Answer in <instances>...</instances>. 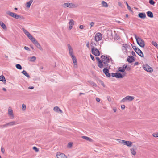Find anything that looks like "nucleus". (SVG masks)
<instances>
[{
	"instance_id": "obj_52",
	"label": "nucleus",
	"mask_w": 158,
	"mask_h": 158,
	"mask_svg": "<svg viewBox=\"0 0 158 158\" xmlns=\"http://www.w3.org/2000/svg\"><path fill=\"white\" fill-rule=\"evenodd\" d=\"M72 145V143L71 142H70L68 143V146L69 147H71Z\"/></svg>"
},
{
	"instance_id": "obj_44",
	"label": "nucleus",
	"mask_w": 158,
	"mask_h": 158,
	"mask_svg": "<svg viewBox=\"0 0 158 158\" xmlns=\"http://www.w3.org/2000/svg\"><path fill=\"white\" fill-rule=\"evenodd\" d=\"M117 73H111V76L113 77H115L116 78Z\"/></svg>"
},
{
	"instance_id": "obj_62",
	"label": "nucleus",
	"mask_w": 158,
	"mask_h": 158,
	"mask_svg": "<svg viewBox=\"0 0 158 158\" xmlns=\"http://www.w3.org/2000/svg\"><path fill=\"white\" fill-rule=\"evenodd\" d=\"M2 90L5 91H6V89L5 88H2Z\"/></svg>"
},
{
	"instance_id": "obj_2",
	"label": "nucleus",
	"mask_w": 158,
	"mask_h": 158,
	"mask_svg": "<svg viewBox=\"0 0 158 158\" xmlns=\"http://www.w3.org/2000/svg\"><path fill=\"white\" fill-rule=\"evenodd\" d=\"M101 59L103 64H104V67L110 68V65L108 64L110 61V59L109 57L105 56H101Z\"/></svg>"
},
{
	"instance_id": "obj_22",
	"label": "nucleus",
	"mask_w": 158,
	"mask_h": 158,
	"mask_svg": "<svg viewBox=\"0 0 158 158\" xmlns=\"http://www.w3.org/2000/svg\"><path fill=\"white\" fill-rule=\"evenodd\" d=\"M36 58L35 56H33L31 57H28V60L31 62H34L36 60Z\"/></svg>"
},
{
	"instance_id": "obj_55",
	"label": "nucleus",
	"mask_w": 158,
	"mask_h": 158,
	"mask_svg": "<svg viewBox=\"0 0 158 158\" xmlns=\"http://www.w3.org/2000/svg\"><path fill=\"white\" fill-rule=\"evenodd\" d=\"M125 106L124 105H122L121 106V108L122 109H124L125 108Z\"/></svg>"
},
{
	"instance_id": "obj_35",
	"label": "nucleus",
	"mask_w": 158,
	"mask_h": 158,
	"mask_svg": "<svg viewBox=\"0 0 158 158\" xmlns=\"http://www.w3.org/2000/svg\"><path fill=\"white\" fill-rule=\"evenodd\" d=\"M102 4L103 7H107L108 6L107 3L104 1L102 2Z\"/></svg>"
},
{
	"instance_id": "obj_1",
	"label": "nucleus",
	"mask_w": 158,
	"mask_h": 158,
	"mask_svg": "<svg viewBox=\"0 0 158 158\" xmlns=\"http://www.w3.org/2000/svg\"><path fill=\"white\" fill-rule=\"evenodd\" d=\"M134 36L137 44L141 47H144L145 44L143 40L142 39L141 37L137 36L135 34H134Z\"/></svg>"
},
{
	"instance_id": "obj_51",
	"label": "nucleus",
	"mask_w": 158,
	"mask_h": 158,
	"mask_svg": "<svg viewBox=\"0 0 158 158\" xmlns=\"http://www.w3.org/2000/svg\"><path fill=\"white\" fill-rule=\"evenodd\" d=\"M90 57L92 59L93 61H94L95 60H94V56H93L91 54H90Z\"/></svg>"
},
{
	"instance_id": "obj_17",
	"label": "nucleus",
	"mask_w": 158,
	"mask_h": 158,
	"mask_svg": "<svg viewBox=\"0 0 158 158\" xmlns=\"http://www.w3.org/2000/svg\"><path fill=\"white\" fill-rule=\"evenodd\" d=\"M74 25V21L72 19H70L69 23V30H71Z\"/></svg>"
},
{
	"instance_id": "obj_61",
	"label": "nucleus",
	"mask_w": 158,
	"mask_h": 158,
	"mask_svg": "<svg viewBox=\"0 0 158 158\" xmlns=\"http://www.w3.org/2000/svg\"><path fill=\"white\" fill-rule=\"evenodd\" d=\"M43 69V67L42 66H40V70H42Z\"/></svg>"
},
{
	"instance_id": "obj_9",
	"label": "nucleus",
	"mask_w": 158,
	"mask_h": 158,
	"mask_svg": "<svg viewBox=\"0 0 158 158\" xmlns=\"http://www.w3.org/2000/svg\"><path fill=\"white\" fill-rule=\"evenodd\" d=\"M35 46L40 50L43 51V48L35 39L32 42Z\"/></svg>"
},
{
	"instance_id": "obj_56",
	"label": "nucleus",
	"mask_w": 158,
	"mask_h": 158,
	"mask_svg": "<svg viewBox=\"0 0 158 158\" xmlns=\"http://www.w3.org/2000/svg\"><path fill=\"white\" fill-rule=\"evenodd\" d=\"M96 100L97 102H100V100L99 98H96Z\"/></svg>"
},
{
	"instance_id": "obj_38",
	"label": "nucleus",
	"mask_w": 158,
	"mask_h": 158,
	"mask_svg": "<svg viewBox=\"0 0 158 158\" xmlns=\"http://www.w3.org/2000/svg\"><path fill=\"white\" fill-rule=\"evenodd\" d=\"M16 68L20 70H21L22 69V68L21 65L19 64H17L16 65Z\"/></svg>"
},
{
	"instance_id": "obj_26",
	"label": "nucleus",
	"mask_w": 158,
	"mask_h": 158,
	"mask_svg": "<svg viewBox=\"0 0 158 158\" xmlns=\"http://www.w3.org/2000/svg\"><path fill=\"white\" fill-rule=\"evenodd\" d=\"M82 138L89 142H91L92 141V140L90 138L87 136H82Z\"/></svg>"
},
{
	"instance_id": "obj_33",
	"label": "nucleus",
	"mask_w": 158,
	"mask_h": 158,
	"mask_svg": "<svg viewBox=\"0 0 158 158\" xmlns=\"http://www.w3.org/2000/svg\"><path fill=\"white\" fill-rule=\"evenodd\" d=\"M131 153L133 155L135 156L136 155L135 149L134 148H131L130 149Z\"/></svg>"
},
{
	"instance_id": "obj_6",
	"label": "nucleus",
	"mask_w": 158,
	"mask_h": 158,
	"mask_svg": "<svg viewBox=\"0 0 158 158\" xmlns=\"http://www.w3.org/2000/svg\"><path fill=\"white\" fill-rule=\"evenodd\" d=\"M134 99L133 96H127L123 98L121 101V102H124L127 101H131Z\"/></svg>"
},
{
	"instance_id": "obj_25",
	"label": "nucleus",
	"mask_w": 158,
	"mask_h": 158,
	"mask_svg": "<svg viewBox=\"0 0 158 158\" xmlns=\"http://www.w3.org/2000/svg\"><path fill=\"white\" fill-rule=\"evenodd\" d=\"M0 81H2L4 83L6 82L5 77L3 75L0 76Z\"/></svg>"
},
{
	"instance_id": "obj_45",
	"label": "nucleus",
	"mask_w": 158,
	"mask_h": 158,
	"mask_svg": "<svg viewBox=\"0 0 158 158\" xmlns=\"http://www.w3.org/2000/svg\"><path fill=\"white\" fill-rule=\"evenodd\" d=\"M125 3L127 6V8L129 10H131V7L129 6L128 4L127 3V2H125Z\"/></svg>"
},
{
	"instance_id": "obj_59",
	"label": "nucleus",
	"mask_w": 158,
	"mask_h": 158,
	"mask_svg": "<svg viewBox=\"0 0 158 158\" xmlns=\"http://www.w3.org/2000/svg\"><path fill=\"white\" fill-rule=\"evenodd\" d=\"M34 88V87L33 86H29L28 87V88L29 89H33Z\"/></svg>"
},
{
	"instance_id": "obj_54",
	"label": "nucleus",
	"mask_w": 158,
	"mask_h": 158,
	"mask_svg": "<svg viewBox=\"0 0 158 158\" xmlns=\"http://www.w3.org/2000/svg\"><path fill=\"white\" fill-rule=\"evenodd\" d=\"M131 54L133 56H136V54L133 51H132L131 52Z\"/></svg>"
},
{
	"instance_id": "obj_4",
	"label": "nucleus",
	"mask_w": 158,
	"mask_h": 158,
	"mask_svg": "<svg viewBox=\"0 0 158 158\" xmlns=\"http://www.w3.org/2000/svg\"><path fill=\"white\" fill-rule=\"evenodd\" d=\"M24 33L26 35L28 38L32 42L35 38L33 37V36L30 34V33L28 32L24 28L22 29Z\"/></svg>"
},
{
	"instance_id": "obj_43",
	"label": "nucleus",
	"mask_w": 158,
	"mask_h": 158,
	"mask_svg": "<svg viewBox=\"0 0 158 158\" xmlns=\"http://www.w3.org/2000/svg\"><path fill=\"white\" fill-rule=\"evenodd\" d=\"M152 135L155 137H158V133H154Z\"/></svg>"
},
{
	"instance_id": "obj_23",
	"label": "nucleus",
	"mask_w": 158,
	"mask_h": 158,
	"mask_svg": "<svg viewBox=\"0 0 158 158\" xmlns=\"http://www.w3.org/2000/svg\"><path fill=\"white\" fill-rule=\"evenodd\" d=\"M139 16L141 18L144 19L145 18L146 15L145 13H141L139 14Z\"/></svg>"
},
{
	"instance_id": "obj_31",
	"label": "nucleus",
	"mask_w": 158,
	"mask_h": 158,
	"mask_svg": "<svg viewBox=\"0 0 158 158\" xmlns=\"http://www.w3.org/2000/svg\"><path fill=\"white\" fill-rule=\"evenodd\" d=\"M72 58V60L73 61V62L74 64V65H76L77 64V62L76 60V58L74 57V56H73V57H71Z\"/></svg>"
},
{
	"instance_id": "obj_10",
	"label": "nucleus",
	"mask_w": 158,
	"mask_h": 158,
	"mask_svg": "<svg viewBox=\"0 0 158 158\" xmlns=\"http://www.w3.org/2000/svg\"><path fill=\"white\" fill-rule=\"evenodd\" d=\"M92 54L96 56H98L100 55V52L99 50L96 48H93L91 49Z\"/></svg>"
},
{
	"instance_id": "obj_42",
	"label": "nucleus",
	"mask_w": 158,
	"mask_h": 158,
	"mask_svg": "<svg viewBox=\"0 0 158 158\" xmlns=\"http://www.w3.org/2000/svg\"><path fill=\"white\" fill-rule=\"evenodd\" d=\"M149 3L150 4L153 5L155 3V2L153 0H149Z\"/></svg>"
},
{
	"instance_id": "obj_14",
	"label": "nucleus",
	"mask_w": 158,
	"mask_h": 158,
	"mask_svg": "<svg viewBox=\"0 0 158 158\" xmlns=\"http://www.w3.org/2000/svg\"><path fill=\"white\" fill-rule=\"evenodd\" d=\"M67 46L69 55L71 57H73V56H74V55L73 54V50L72 47L69 44H67Z\"/></svg>"
},
{
	"instance_id": "obj_49",
	"label": "nucleus",
	"mask_w": 158,
	"mask_h": 158,
	"mask_svg": "<svg viewBox=\"0 0 158 158\" xmlns=\"http://www.w3.org/2000/svg\"><path fill=\"white\" fill-rule=\"evenodd\" d=\"M24 48L26 50L29 51H30V49L29 48V47H28L25 46V47H24Z\"/></svg>"
},
{
	"instance_id": "obj_27",
	"label": "nucleus",
	"mask_w": 158,
	"mask_h": 158,
	"mask_svg": "<svg viewBox=\"0 0 158 158\" xmlns=\"http://www.w3.org/2000/svg\"><path fill=\"white\" fill-rule=\"evenodd\" d=\"M0 25L4 29H6L7 28L6 25L3 22L0 21Z\"/></svg>"
},
{
	"instance_id": "obj_53",
	"label": "nucleus",
	"mask_w": 158,
	"mask_h": 158,
	"mask_svg": "<svg viewBox=\"0 0 158 158\" xmlns=\"http://www.w3.org/2000/svg\"><path fill=\"white\" fill-rule=\"evenodd\" d=\"M8 126H9V123H7L5 124H4V125H3V127H7Z\"/></svg>"
},
{
	"instance_id": "obj_48",
	"label": "nucleus",
	"mask_w": 158,
	"mask_h": 158,
	"mask_svg": "<svg viewBox=\"0 0 158 158\" xmlns=\"http://www.w3.org/2000/svg\"><path fill=\"white\" fill-rule=\"evenodd\" d=\"M132 48L134 49V50H135V51L137 49L139 48H137L135 46H132Z\"/></svg>"
},
{
	"instance_id": "obj_20",
	"label": "nucleus",
	"mask_w": 158,
	"mask_h": 158,
	"mask_svg": "<svg viewBox=\"0 0 158 158\" xmlns=\"http://www.w3.org/2000/svg\"><path fill=\"white\" fill-rule=\"evenodd\" d=\"M135 52L140 57H143V53L138 48Z\"/></svg>"
},
{
	"instance_id": "obj_63",
	"label": "nucleus",
	"mask_w": 158,
	"mask_h": 158,
	"mask_svg": "<svg viewBox=\"0 0 158 158\" xmlns=\"http://www.w3.org/2000/svg\"><path fill=\"white\" fill-rule=\"evenodd\" d=\"M107 99L108 101L109 102H110L111 101V99L110 97H108L107 98Z\"/></svg>"
},
{
	"instance_id": "obj_13",
	"label": "nucleus",
	"mask_w": 158,
	"mask_h": 158,
	"mask_svg": "<svg viewBox=\"0 0 158 158\" xmlns=\"http://www.w3.org/2000/svg\"><path fill=\"white\" fill-rule=\"evenodd\" d=\"M120 142L124 145H125L128 147H131L132 145V143L129 141L121 140Z\"/></svg>"
},
{
	"instance_id": "obj_64",
	"label": "nucleus",
	"mask_w": 158,
	"mask_h": 158,
	"mask_svg": "<svg viewBox=\"0 0 158 158\" xmlns=\"http://www.w3.org/2000/svg\"><path fill=\"white\" fill-rule=\"evenodd\" d=\"M116 110H116V109L114 108V109H113V111H114V112H116Z\"/></svg>"
},
{
	"instance_id": "obj_12",
	"label": "nucleus",
	"mask_w": 158,
	"mask_h": 158,
	"mask_svg": "<svg viewBox=\"0 0 158 158\" xmlns=\"http://www.w3.org/2000/svg\"><path fill=\"white\" fill-rule=\"evenodd\" d=\"M63 6L64 8L69 7V8H73L75 7V5L72 3H66L63 5Z\"/></svg>"
},
{
	"instance_id": "obj_36",
	"label": "nucleus",
	"mask_w": 158,
	"mask_h": 158,
	"mask_svg": "<svg viewBox=\"0 0 158 158\" xmlns=\"http://www.w3.org/2000/svg\"><path fill=\"white\" fill-rule=\"evenodd\" d=\"M9 126H12L17 124V123L15 121H12L11 122H10L9 123Z\"/></svg>"
},
{
	"instance_id": "obj_37",
	"label": "nucleus",
	"mask_w": 158,
	"mask_h": 158,
	"mask_svg": "<svg viewBox=\"0 0 158 158\" xmlns=\"http://www.w3.org/2000/svg\"><path fill=\"white\" fill-rule=\"evenodd\" d=\"M88 82L90 83V84L94 86H96L97 85L94 82H93L91 81H88Z\"/></svg>"
},
{
	"instance_id": "obj_30",
	"label": "nucleus",
	"mask_w": 158,
	"mask_h": 158,
	"mask_svg": "<svg viewBox=\"0 0 158 158\" xmlns=\"http://www.w3.org/2000/svg\"><path fill=\"white\" fill-rule=\"evenodd\" d=\"M124 75L121 74L120 73H117L116 78H123Z\"/></svg>"
},
{
	"instance_id": "obj_40",
	"label": "nucleus",
	"mask_w": 158,
	"mask_h": 158,
	"mask_svg": "<svg viewBox=\"0 0 158 158\" xmlns=\"http://www.w3.org/2000/svg\"><path fill=\"white\" fill-rule=\"evenodd\" d=\"M26 109V105L23 104L22 105V110L23 111H25Z\"/></svg>"
},
{
	"instance_id": "obj_15",
	"label": "nucleus",
	"mask_w": 158,
	"mask_h": 158,
	"mask_svg": "<svg viewBox=\"0 0 158 158\" xmlns=\"http://www.w3.org/2000/svg\"><path fill=\"white\" fill-rule=\"evenodd\" d=\"M57 158H67L66 155L63 153H57L56 154Z\"/></svg>"
},
{
	"instance_id": "obj_28",
	"label": "nucleus",
	"mask_w": 158,
	"mask_h": 158,
	"mask_svg": "<svg viewBox=\"0 0 158 158\" xmlns=\"http://www.w3.org/2000/svg\"><path fill=\"white\" fill-rule=\"evenodd\" d=\"M33 1L32 0H30L27 2L26 4V6L27 8H29L30 7Z\"/></svg>"
},
{
	"instance_id": "obj_47",
	"label": "nucleus",
	"mask_w": 158,
	"mask_h": 158,
	"mask_svg": "<svg viewBox=\"0 0 158 158\" xmlns=\"http://www.w3.org/2000/svg\"><path fill=\"white\" fill-rule=\"evenodd\" d=\"M33 149L36 152L38 151V149L36 147H33Z\"/></svg>"
},
{
	"instance_id": "obj_8",
	"label": "nucleus",
	"mask_w": 158,
	"mask_h": 158,
	"mask_svg": "<svg viewBox=\"0 0 158 158\" xmlns=\"http://www.w3.org/2000/svg\"><path fill=\"white\" fill-rule=\"evenodd\" d=\"M94 38L97 42L100 41L102 38V35L100 33H97L95 34Z\"/></svg>"
},
{
	"instance_id": "obj_18",
	"label": "nucleus",
	"mask_w": 158,
	"mask_h": 158,
	"mask_svg": "<svg viewBox=\"0 0 158 158\" xmlns=\"http://www.w3.org/2000/svg\"><path fill=\"white\" fill-rule=\"evenodd\" d=\"M135 59L134 57L131 56H128L127 59V61L130 63H132L135 61Z\"/></svg>"
},
{
	"instance_id": "obj_39",
	"label": "nucleus",
	"mask_w": 158,
	"mask_h": 158,
	"mask_svg": "<svg viewBox=\"0 0 158 158\" xmlns=\"http://www.w3.org/2000/svg\"><path fill=\"white\" fill-rule=\"evenodd\" d=\"M152 43L153 45L154 46L156 47V48H158V46L156 42L154 41H152Z\"/></svg>"
},
{
	"instance_id": "obj_11",
	"label": "nucleus",
	"mask_w": 158,
	"mask_h": 158,
	"mask_svg": "<svg viewBox=\"0 0 158 158\" xmlns=\"http://www.w3.org/2000/svg\"><path fill=\"white\" fill-rule=\"evenodd\" d=\"M143 69L148 72H152L153 71V69L152 68L148 65L146 64L143 66Z\"/></svg>"
},
{
	"instance_id": "obj_29",
	"label": "nucleus",
	"mask_w": 158,
	"mask_h": 158,
	"mask_svg": "<svg viewBox=\"0 0 158 158\" xmlns=\"http://www.w3.org/2000/svg\"><path fill=\"white\" fill-rule=\"evenodd\" d=\"M147 16L150 18H152L153 17V13L150 11L147 12Z\"/></svg>"
},
{
	"instance_id": "obj_50",
	"label": "nucleus",
	"mask_w": 158,
	"mask_h": 158,
	"mask_svg": "<svg viewBox=\"0 0 158 158\" xmlns=\"http://www.w3.org/2000/svg\"><path fill=\"white\" fill-rule=\"evenodd\" d=\"M1 150L2 152L4 153L5 152V150L4 148H3L2 147L1 148Z\"/></svg>"
},
{
	"instance_id": "obj_58",
	"label": "nucleus",
	"mask_w": 158,
	"mask_h": 158,
	"mask_svg": "<svg viewBox=\"0 0 158 158\" xmlns=\"http://www.w3.org/2000/svg\"><path fill=\"white\" fill-rule=\"evenodd\" d=\"M86 46L87 47H88V48H89V42H88V43H87V44H86Z\"/></svg>"
},
{
	"instance_id": "obj_3",
	"label": "nucleus",
	"mask_w": 158,
	"mask_h": 158,
	"mask_svg": "<svg viewBox=\"0 0 158 158\" xmlns=\"http://www.w3.org/2000/svg\"><path fill=\"white\" fill-rule=\"evenodd\" d=\"M7 14L10 16L17 19L23 20L24 19V17L23 16L10 11L7 12Z\"/></svg>"
},
{
	"instance_id": "obj_19",
	"label": "nucleus",
	"mask_w": 158,
	"mask_h": 158,
	"mask_svg": "<svg viewBox=\"0 0 158 158\" xmlns=\"http://www.w3.org/2000/svg\"><path fill=\"white\" fill-rule=\"evenodd\" d=\"M8 114L10 116L11 118L13 119L14 118L13 110L10 108L8 109Z\"/></svg>"
},
{
	"instance_id": "obj_5",
	"label": "nucleus",
	"mask_w": 158,
	"mask_h": 158,
	"mask_svg": "<svg viewBox=\"0 0 158 158\" xmlns=\"http://www.w3.org/2000/svg\"><path fill=\"white\" fill-rule=\"evenodd\" d=\"M130 49V47L129 45L124 44H123L122 46V50L124 53H127L128 50Z\"/></svg>"
},
{
	"instance_id": "obj_32",
	"label": "nucleus",
	"mask_w": 158,
	"mask_h": 158,
	"mask_svg": "<svg viewBox=\"0 0 158 158\" xmlns=\"http://www.w3.org/2000/svg\"><path fill=\"white\" fill-rule=\"evenodd\" d=\"M98 63V66L100 68H102L104 66V64H103L102 61L99 63Z\"/></svg>"
},
{
	"instance_id": "obj_46",
	"label": "nucleus",
	"mask_w": 158,
	"mask_h": 158,
	"mask_svg": "<svg viewBox=\"0 0 158 158\" xmlns=\"http://www.w3.org/2000/svg\"><path fill=\"white\" fill-rule=\"evenodd\" d=\"M96 59L98 61V63H99L102 61V60H100V58L98 57H96Z\"/></svg>"
},
{
	"instance_id": "obj_7",
	"label": "nucleus",
	"mask_w": 158,
	"mask_h": 158,
	"mask_svg": "<svg viewBox=\"0 0 158 158\" xmlns=\"http://www.w3.org/2000/svg\"><path fill=\"white\" fill-rule=\"evenodd\" d=\"M127 66V65L124 64L123 67H119L118 68V71L123 72V74L125 75L126 74L125 71L126 69Z\"/></svg>"
},
{
	"instance_id": "obj_60",
	"label": "nucleus",
	"mask_w": 158,
	"mask_h": 158,
	"mask_svg": "<svg viewBox=\"0 0 158 158\" xmlns=\"http://www.w3.org/2000/svg\"><path fill=\"white\" fill-rule=\"evenodd\" d=\"M139 64V63L138 62H135L134 64V66L138 65Z\"/></svg>"
},
{
	"instance_id": "obj_24",
	"label": "nucleus",
	"mask_w": 158,
	"mask_h": 158,
	"mask_svg": "<svg viewBox=\"0 0 158 158\" xmlns=\"http://www.w3.org/2000/svg\"><path fill=\"white\" fill-rule=\"evenodd\" d=\"M22 73L25 76L27 77L28 78H30V76L28 74V73L25 70H23L22 72Z\"/></svg>"
},
{
	"instance_id": "obj_41",
	"label": "nucleus",
	"mask_w": 158,
	"mask_h": 158,
	"mask_svg": "<svg viewBox=\"0 0 158 158\" xmlns=\"http://www.w3.org/2000/svg\"><path fill=\"white\" fill-rule=\"evenodd\" d=\"M95 24V23L94 22H91L89 23V25L90 26V29L92 27L94 26Z\"/></svg>"
},
{
	"instance_id": "obj_21",
	"label": "nucleus",
	"mask_w": 158,
	"mask_h": 158,
	"mask_svg": "<svg viewBox=\"0 0 158 158\" xmlns=\"http://www.w3.org/2000/svg\"><path fill=\"white\" fill-rule=\"evenodd\" d=\"M53 110L56 112H60V113H62V111L58 106L54 107Z\"/></svg>"
},
{
	"instance_id": "obj_34",
	"label": "nucleus",
	"mask_w": 158,
	"mask_h": 158,
	"mask_svg": "<svg viewBox=\"0 0 158 158\" xmlns=\"http://www.w3.org/2000/svg\"><path fill=\"white\" fill-rule=\"evenodd\" d=\"M90 45L91 46V47H92V48H96L95 47V46H96V44L94 42H93V41H92L91 42Z\"/></svg>"
},
{
	"instance_id": "obj_16",
	"label": "nucleus",
	"mask_w": 158,
	"mask_h": 158,
	"mask_svg": "<svg viewBox=\"0 0 158 158\" xmlns=\"http://www.w3.org/2000/svg\"><path fill=\"white\" fill-rule=\"evenodd\" d=\"M103 72L108 77H110V74L109 72V70L106 68H104L103 69Z\"/></svg>"
},
{
	"instance_id": "obj_57",
	"label": "nucleus",
	"mask_w": 158,
	"mask_h": 158,
	"mask_svg": "<svg viewBox=\"0 0 158 158\" xmlns=\"http://www.w3.org/2000/svg\"><path fill=\"white\" fill-rule=\"evenodd\" d=\"M79 28L81 29H83V26L82 25H81L79 26Z\"/></svg>"
}]
</instances>
